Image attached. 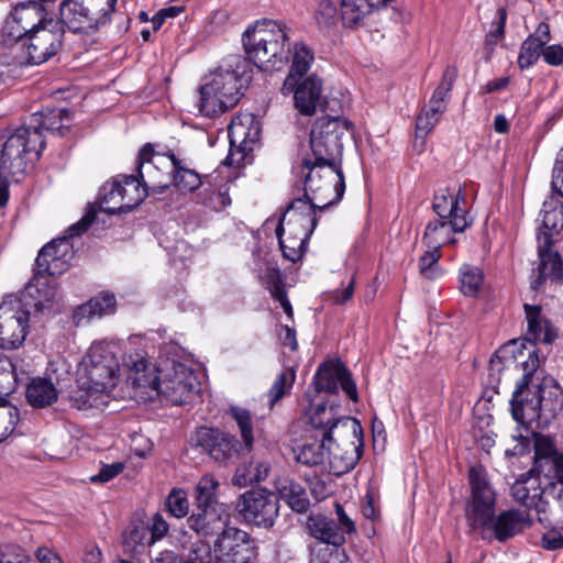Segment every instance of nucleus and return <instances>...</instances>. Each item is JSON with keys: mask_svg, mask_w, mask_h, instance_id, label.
Here are the masks:
<instances>
[{"mask_svg": "<svg viewBox=\"0 0 563 563\" xmlns=\"http://www.w3.org/2000/svg\"><path fill=\"white\" fill-rule=\"evenodd\" d=\"M296 379V371L288 367L279 373L267 393V401L272 409L285 395L289 394Z\"/></svg>", "mask_w": 563, "mask_h": 563, "instance_id": "obj_48", "label": "nucleus"}, {"mask_svg": "<svg viewBox=\"0 0 563 563\" xmlns=\"http://www.w3.org/2000/svg\"><path fill=\"white\" fill-rule=\"evenodd\" d=\"M549 470L542 471L538 477H544L549 479V483H560L563 486V454L556 456L555 461L550 464Z\"/></svg>", "mask_w": 563, "mask_h": 563, "instance_id": "obj_61", "label": "nucleus"}, {"mask_svg": "<svg viewBox=\"0 0 563 563\" xmlns=\"http://www.w3.org/2000/svg\"><path fill=\"white\" fill-rule=\"evenodd\" d=\"M96 211L91 208L86 214L76 223L68 228L67 236L56 239L44 245L35 260V273L33 280L36 283L35 287L37 292L41 295L42 290L40 286H45L43 290V300L40 299L36 303L38 309L47 307L46 303L54 301L57 290L55 286L51 285V282L46 278V275L54 276L60 274L65 269V257L70 246L68 239L79 236L88 230L91 223L96 219Z\"/></svg>", "mask_w": 563, "mask_h": 563, "instance_id": "obj_4", "label": "nucleus"}, {"mask_svg": "<svg viewBox=\"0 0 563 563\" xmlns=\"http://www.w3.org/2000/svg\"><path fill=\"white\" fill-rule=\"evenodd\" d=\"M64 121H69V112L66 109H45L41 113H34L30 129H38L43 136V131L57 133L64 136L69 128L64 124Z\"/></svg>", "mask_w": 563, "mask_h": 563, "instance_id": "obj_40", "label": "nucleus"}, {"mask_svg": "<svg viewBox=\"0 0 563 563\" xmlns=\"http://www.w3.org/2000/svg\"><path fill=\"white\" fill-rule=\"evenodd\" d=\"M285 232H287V230H285L283 221H279L275 233L278 239L283 256L291 263H296L300 261L306 253L310 238H305L299 233H287V238L284 239L283 236Z\"/></svg>", "mask_w": 563, "mask_h": 563, "instance_id": "obj_43", "label": "nucleus"}, {"mask_svg": "<svg viewBox=\"0 0 563 563\" xmlns=\"http://www.w3.org/2000/svg\"><path fill=\"white\" fill-rule=\"evenodd\" d=\"M541 542L542 547L549 551L563 549V536L556 530L544 533Z\"/></svg>", "mask_w": 563, "mask_h": 563, "instance_id": "obj_64", "label": "nucleus"}, {"mask_svg": "<svg viewBox=\"0 0 563 563\" xmlns=\"http://www.w3.org/2000/svg\"><path fill=\"white\" fill-rule=\"evenodd\" d=\"M30 313L18 299L4 300L0 305V347L15 350L25 341Z\"/></svg>", "mask_w": 563, "mask_h": 563, "instance_id": "obj_18", "label": "nucleus"}, {"mask_svg": "<svg viewBox=\"0 0 563 563\" xmlns=\"http://www.w3.org/2000/svg\"><path fill=\"white\" fill-rule=\"evenodd\" d=\"M243 47L247 58L261 70H278L284 65L277 64V59L269 56L265 45H255L253 41V32L250 27L245 30L242 37Z\"/></svg>", "mask_w": 563, "mask_h": 563, "instance_id": "obj_44", "label": "nucleus"}, {"mask_svg": "<svg viewBox=\"0 0 563 563\" xmlns=\"http://www.w3.org/2000/svg\"><path fill=\"white\" fill-rule=\"evenodd\" d=\"M218 482L211 475H205L196 486L197 508L221 507L216 501Z\"/></svg>", "mask_w": 563, "mask_h": 563, "instance_id": "obj_50", "label": "nucleus"}, {"mask_svg": "<svg viewBox=\"0 0 563 563\" xmlns=\"http://www.w3.org/2000/svg\"><path fill=\"white\" fill-rule=\"evenodd\" d=\"M229 412L239 427L243 441V449L251 451L254 443L251 412L240 407H231Z\"/></svg>", "mask_w": 563, "mask_h": 563, "instance_id": "obj_49", "label": "nucleus"}, {"mask_svg": "<svg viewBox=\"0 0 563 563\" xmlns=\"http://www.w3.org/2000/svg\"><path fill=\"white\" fill-rule=\"evenodd\" d=\"M541 217V227L538 235L550 234L553 241V235L563 229V203L554 198L544 201Z\"/></svg>", "mask_w": 563, "mask_h": 563, "instance_id": "obj_46", "label": "nucleus"}, {"mask_svg": "<svg viewBox=\"0 0 563 563\" xmlns=\"http://www.w3.org/2000/svg\"><path fill=\"white\" fill-rule=\"evenodd\" d=\"M27 402L34 408H45L58 398V391L51 378L33 377L25 391Z\"/></svg>", "mask_w": 563, "mask_h": 563, "instance_id": "obj_39", "label": "nucleus"}, {"mask_svg": "<svg viewBox=\"0 0 563 563\" xmlns=\"http://www.w3.org/2000/svg\"><path fill=\"white\" fill-rule=\"evenodd\" d=\"M117 0H63L59 24L74 34L90 35L110 20Z\"/></svg>", "mask_w": 563, "mask_h": 563, "instance_id": "obj_9", "label": "nucleus"}, {"mask_svg": "<svg viewBox=\"0 0 563 563\" xmlns=\"http://www.w3.org/2000/svg\"><path fill=\"white\" fill-rule=\"evenodd\" d=\"M123 366L129 369V379L135 387L156 390L174 405L188 402L198 391L199 382L194 369L173 362L170 367L157 369L164 373L162 377L157 376L142 349L126 351Z\"/></svg>", "mask_w": 563, "mask_h": 563, "instance_id": "obj_2", "label": "nucleus"}, {"mask_svg": "<svg viewBox=\"0 0 563 563\" xmlns=\"http://www.w3.org/2000/svg\"><path fill=\"white\" fill-rule=\"evenodd\" d=\"M460 282L462 292L465 296L475 297L483 285V273L478 267L463 265Z\"/></svg>", "mask_w": 563, "mask_h": 563, "instance_id": "obj_51", "label": "nucleus"}, {"mask_svg": "<svg viewBox=\"0 0 563 563\" xmlns=\"http://www.w3.org/2000/svg\"><path fill=\"white\" fill-rule=\"evenodd\" d=\"M78 386L69 395L70 405L79 410L100 408L108 402L109 393L92 383L84 384L78 376Z\"/></svg>", "mask_w": 563, "mask_h": 563, "instance_id": "obj_36", "label": "nucleus"}, {"mask_svg": "<svg viewBox=\"0 0 563 563\" xmlns=\"http://www.w3.org/2000/svg\"><path fill=\"white\" fill-rule=\"evenodd\" d=\"M345 190L341 165L313 164L305 179L306 199L318 203L319 211L338 203Z\"/></svg>", "mask_w": 563, "mask_h": 563, "instance_id": "obj_13", "label": "nucleus"}, {"mask_svg": "<svg viewBox=\"0 0 563 563\" xmlns=\"http://www.w3.org/2000/svg\"><path fill=\"white\" fill-rule=\"evenodd\" d=\"M249 27L253 32L255 45H265L269 56L276 58L277 64L284 65L289 53L285 49L289 40L286 25L275 20L263 19Z\"/></svg>", "mask_w": 563, "mask_h": 563, "instance_id": "obj_24", "label": "nucleus"}, {"mask_svg": "<svg viewBox=\"0 0 563 563\" xmlns=\"http://www.w3.org/2000/svg\"><path fill=\"white\" fill-rule=\"evenodd\" d=\"M322 80L316 75L306 79L297 80L296 87L290 93L294 95V104L296 110L302 115L311 117L317 112L318 107L327 111L329 101L322 102Z\"/></svg>", "mask_w": 563, "mask_h": 563, "instance_id": "obj_30", "label": "nucleus"}, {"mask_svg": "<svg viewBox=\"0 0 563 563\" xmlns=\"http://www.w3.org/2000/svg\"><path fill=\"white\" fill-rule=\"evenodd\" d=\"M115 310V297L109 292H101L91 298L88 302L79 306L74 313V319L77 325L89 321L93 317H102L111 314Z\"/></svg>", "mask_w": 563, "mask_h": 563, "instance_id": "obj_38", "label": "nucleus"}, {"mask_svg": "<svg viewBox=\"0 0 563 563\" xmlns=\"http://www.w3.org/2000/svg\"><path fill=\"white\" fill-rule=\"evenodd\" d=\"M533 466L531 472L539 475L542 471L549 470V465L555 461L556 456L563 453L559 452L551 437L543 434H534L533 437Z\"/></svg>", "mask_w": 563, "mask_h": 563, "instance_id": "obj_45", "label": "nucleus"}, {"mask_svg": "<svg viewBox=\"0 0 563 563\" xmlns=\"http://www.w3.org/2000/svg\"><path fill=\"white\" fill-rule=\"evenodd\" d=\"M63 37V26L58 21L51 19L48 24L30 33V35L19 41L18 44L24 51L27 64L41 65L60 51Z\"/></svg>", "mask_w": 563, "mask_h": 563, "instance_id": "obj_17", "label": "nucleus"}, {"mask_svg": "<svg viewBox=\"0 0 563 563\" xmlns=\"http://www.w3.org/2000/svg\"><path fill=\"white\" fill-rule=\"evenodd\" d=\"M124 470V463L114 462L101 466L99 473L90 477L92 483H107L118 476Z\"/></svg>", "mask_w": 563, "mask_h": 563, "instance_id": "obj_60", "label": "nucleus"}, {"mask_svg": "<svg viewBox=\"0 0 563 563\" xmlns=\"http://www.w3.org/2000/svg\"><path fill=\"white\" fill-rule=\"evenodd\" d=\"M432 209L439 219L426 227L422 241L428 249L441 250L442 245L454 242L453 233H461L472 224L466 196L461 187L456 191L439 189L433 196Z\"/></svg>", "mask_w": 563, "mask_h": 563, "instance_id": "obj_3", "label": "nucleus"}, {"mask_svg": "<svg viewBox=\"0 0 563 563\" xmlns=\"http://www.w3.org/2000/svg\"><path fill=\"white\" fill-rule=\"evenodd\" d=\"M241 78L234 70L220 69L200 88L199 111L206 117L219 115L240 100Z\"/></svg>", "mask_w": 563, "mask_h": 563, "instance_id": "obj_11", "label": "nucleus"}, {"mask_svg": "<svg viewBox=\"0 0 563 563\" xmlns=\"http://www.w3.org/2000/svg\"><path fill=\"white\" fill-rule=\"evenodd\" d=\"M44 145L38 129H5L0 133V170L11 175L24 173L27 161H37Z\"/></svg>", "mask_w": 563, "mask_h": 563, "instance_id": "obj_6", "label": "nucleus"}, {"mask_svg": "<svg viewBox=\"0 0 563 563\" xmlns=\"http://www.w3.org/2000/svg\"><path fill=\"white\" fill-rule=\"evenodd\" d=\"M217 563H251L255 558L252 540L243 530L227 528L216 540Z\"/></svg>", "mask_w": 563, "mask_h": 563, "instance_id": "obj_20", "label": "nucleus"}, {"mask_svg": "<svg viewBox=\"0 0 563 563\" xmlns=\"http://www.w3.org/2000/svg\"><path fill=\"white\" fill-rule=\"evenodd\" d=\"M148 530L151 532L148 545H151L156 541L162 540L168 533L169 525L161 514H155L152 517Z\"/></svg>", "mask_w": 563, "mask_h": 563, "instance_id": "obj_58", "label": "nucleus"}, {"mask_svg": "<svg viewBox=\"0 0 563 563\" xmlns=\"http://www.w3.org/2000/svg\"><path fill=\"white\" fill-rule=\"evenodd\" d=\"M550 40V26L548 23L541 22L536 31L521 44L517 59L518 66L521 69L533 66L542 55L543 47Z\"/></svg>", "mask_w": 563, "mask_h": 563, "instance_id": "obj_33", "label": "nucleus"}, {"mask_svg": "<svg viewBox=\"0 0 563 563\" xmlns=\"http://www.w3.org/2000/svg\"><path fill=\"white\" fill-rule=\"evenodd\" d=\"M331 439H323L321 435L308 433L302 443L292 449L295 460L306 466L322 465L328 468L327 443Z\"/></svg>", "mask_w": 563, "mask_h": 563, "instance_id": "obj_32", "label": "nucleus"}, {"mask_svg": "<svg viewBox=\"0 0 563 563\" xmlns=\"http://www.w3.org/2000/svg\"><path fill=\"white\" fill-rule=\"evenodd\" d=\"M309 534L323 543L340 548L345 542V536L333 519L323 515H310L306 522Z\"/></svg>", "mask_w": 563, "mask_h": 563, "instance_id": "obj_34", "label": "nucleus"}, {"mask_svg": "<svg viewBox=\"0 0 563 563\" xmlns=\"http://www.w3.org/2000/svg\"><path fill=\"white\" fill-rule=\"evenodd\" d=\"M533 473L534 472L530 470L528 473L522 474L510 488L514 500L526 508L537 496L536 490L540 488V484L537 483V479L531 477Z\"/></svg>", "mask_w": 563, "mask_h": 563, "instance_id": "obj_47", "label": "nucleus"}, {"mask_svg": "<svg viewBox=\"0 0 563 563\" xmlns=\"http://www.w3.org/2000/svg\"><path fill=\"white\" fill-rule=\"evenodd\" d=\"M161 156L162 157L158 161L156 159L157 163L165 157V155L162 154ZM166 157L170 161L173 166V185L176 188L194 191L200 187V175L189 167L186 159L179 158L174 153L166 154Z\"/></svg>", "mask_w": 563, "mask_h": 563, "instance_id": "obj_41", "label": "nucleus"}, {"mask_svg": "<svg viewBox=\"0 0 563 563\" xmlns=\"http://www.w3.org/2000/svg\"><path fill=\"white\" fill-rule=\"evenodd\" d=\"M537 242L539 266L538 276L531 283L533 290L539 289L547 279L558 283L563 276V261L559 252L553 250L554 241L551 240L550 234L538 235Z\"/></svg>", "mask_w": 563, "mask_h": 563, "instance_id": "obj_28", "label": "nucleus"}, {"mask_svg": "<svg viewBox=\"0 0 563 563\" xmlns=\"http://www.w3.org/2000/svg\"><path fill=\"white\" fill-rule=\"evenodd\" d=\"M166 509L175 518H184L189 512V503L185 490L173 488L166 498Z\"/></svg>", "mask_w": 563, "mask_h": 563, "instance_id": "obj_54", "label": "nucleus"}, {"mask_svg": "<svg viewBox=\"0 0 563 563\" xmlns=\"http://www.w3.org/2000/svg\"><path fill=\"white\" fill-rule=\"evenodd\" d=\"M236 509L250 525L271 528L278 516V499L267 490H247L238 500Z\"/></svg>", "mask_w": 563, "mask_h": 563, "instance_id": "obj_19", "label": "nucleus"}, {"mask_svg": "<svg viewBox=\"0 0 563 563\" xmlns=\"http://www.w3.org/2000/svg\"><path fill=\"white\" fill-rule=\"evenodd\" d=\"M442 253L439 249H429L419 260V269L423 277L429 279L438 278L441 275V268L438 264Z\"/></svg>", "mask_w": 563, "mask_h": 563, "instance_id": "obj_53", "label": "nucleus"}, {"mask_svg": "<svg viewBox=\"0 0 563 563\" xmlns=\"http://www.w3.org/2000/svg\"><path fill=\"white\" fill-rule=\"evenodd\" d=\"M277 490L280 497L296 512H306L310 506V501L306 489L292 478H280L277 482Z\"/></svg>", "mask_w": 563, "mask_h": 563, "instance_id": "obj_42", "label": "nucleus"}, {"mask_svg": "<svg viewBox=\"0 0 563 563\" xmlns=\"http://www.w3.org/2000/svg\"><path fill=\"white\" fill-rule=\"evenodd\" d=\"M544 492L555 501V510L563 520V486L560 483H548Z\"/></svg>", "mask_w": 563, "mask_h": 563, "instance_id": "obj_63", "label": "nucleus"}, {"mask_svg": "<svg viewBox=\"0 0 563 563\" xmlns=\"http://www.w3.org/2000/svg\"><path fill=\"white\" fill-rule=\"evenodd\" d=\"M228 136L230 152L225 158V164L233 165L243 159L247 152L253 151V145L260 137L258 123L250 114L236 117L229 125Z\"/></svg>", "mask_w": 563, "mask_h": 563, "instance_id": "obj_23", "label": "nucleus"}, {"mask_svg": "<svg viewBox=\"0 0 563 563\" xmlns=\"http://www.w3.org/2000/svg\"><path fill=\"white\" fill-rule=\"evenodd\" d=\"M532 523L533 520L528 510L511 508L495 515L494 519L481 530H490L495 539L503 543L521 533Z\"/></svg>", "mask_w": 563, "mask_h": 563, "instance_id": "obj_29", "label": "nucleus"}, {"mask_svg": "<svg viewBox=\"0 0 563 563\" xmlns=\"http://www.w3.org/2000/svg\"><path fill=\"white\" fill-rule=\"evenodd\" d=\"M162 156L154 150L152 143H146L139 153L137 176H123L120 181L121 197L119 203L109 207L110 214L126 213L139 206L148 195L147 186L152 184L151 190L155 194H164L168 184H156L153 179L155 164L153 159H159Z\"/></svg>", "mask_w": 563, "mask_h": 563, "instance_id": "obj_5", "label": "nucleus"}, {"mask_svg": "<svg viewBox=\"0 0 563 563\" xmlns=\"http://www.w3.org/2000/svg\"><path fill=\"white\" fill-rule=\"evenodd\" d=\"M543 59L551 66L563 65V46L560 44H553L544 46L542 52Z\"/></svg>", "mask_w": 563, "mask_h": 563, "instance_id": "obj_62", "label": "nucleus"}, {"mask_svg": "<svg viewBox=\"0 0 563 563\" xmlns=\"http://www.w3.org/2000/svg\"><path fill=\"white\" fill-rule=\"evenodd\" d=\"M362 428L357 420H347L341 432L327 443L328 472L340 476L355 467L362 456Z\"/></svg>", "mask_w": 563, "mask_h": 563, "instance_id": "obj_12", "label": "nucleus"}, {"mask_svg": "<svg viewBox=\"0 0 563 563\" xmlns=\"http://www.w3.org/2000/svg\"><path fill=\"white\" fill-rule=\"evenodd\" d=\"M313 384L317 391L336 394L339 385L347 397L357 401L358 395L350 371L341 362H325L319 365L314 374Z\"/></svg>", "mask_w": 563, "mask_h": 563, "instance_id": "obj_25", "label": "nucleus"}, {"mask_svg": "<svg viewBox=\"0 0 563 563\" xmlns=\"http://www.w3.org/2000/svg\"><path fill=\"white\" fill-rule=\"evenodd\" d=\"M319 211L318 203L309 199L297 198L294 199L288 206L279 221L286 228L287 233H299L305 238H311L317 224Z\"/></svg>", "mask_w": 563, "mask_h": 563, "instance_id": "obj_26", "label": "nucleus"}, {"mask_svg": "<svg viewBox=\"0 0 563 563\" xmlns=\"http://www.w3.org/2000/svg\"><path fill=\"white\" fill-rule=\"evenodd\" d=\"M353 129L351 121L340 115H325L316 120L310 132L313 164L341 165L343 137Z\"/></svg>", "mask_w": 563, "mask_h": 563, "instance_id": "obj_7", "label": "nucleus"}, {"mask_svg": "<svg viewBox=\"0 0 563 563\" xmlns=\"http://www.w3.org/2000/svg\"><path fill=\"white\" fill-rule=\"evenodd\" d=\"M188 563H217L216 545L213 550L209 542L198 540L191 544V548L185 560Z\"/></svg>", "mask_w": 563, "mask_h": 563, "instance_id": "obj_52", "label": "nucleus"}, {"mask_svg": "<svg viewBox=\"0 0 563 563\" xmlns=\"http://www.w3.org/2000/svg\"><path fill=\"white\" fill-rule=\"evenodd\" d=\"M526 321H527V333L526 339L529 342V346L520 343L518 340V349L516 350V354L519 351H523L526 354L532 347L537 350L536 343L541 342L544 344H551L558 338V330L552 325V323L543 316L542 307L540 305H523ZM538 353V351H536Z\"/></svg>", "mask_w": 563, "mask_h": 563, "instance_id": "obj_27", "label": "nucleus"}, {"mask_svg": "<svg viewBox=\"0 0 563 563\" xmlns=\"http://www.w3.org/2000/svg\"><path fill=\"white\" fill-rule=\"evenodd\" d=\"M195 443L212 460L220 463L233 460L243 449V445L233 434L208 427H201L197 430Z\"/></svg>", "mask_w": 563, "mask_h": 563, "instance_id": "obj_22", "label": "nucleus"}, {"mask_svg": "<svg viewBox=\"0 0 563 563\" xmlns=\"http://www.w3.org/2000/svg\"><path fill=\"white\" fill-rule=\"evenodd\" d=\"M468 479L472 495L465 517L473 530L484 529L495 517L496 493L489 485L483 467H471Z\"/></svg>", "mask_w": 563, "mask_h": 563, "instance_id": "obj_14", "label": "nucleus"}, {"mask_svg": "<svg viewBox=\"0 0 563 563\" xmlns=\"http://www.w3.org/2000/svg\"><path fill=\"white\" fill-rule=\"evenodd\" d=\"M51 19L42 3L35 1L21 2L14 7L1 29L2 42L5 44L18 43L30 33L48 24Z\"/></svg>", "mask_w": 563, "mask_h": 563, "instance_id": "obj_16", "label": "nucleus"}, {"mask_svg": "<svg viewBox=\"0 0 563 563\" xmlns=\"http://www.w3.org/2000/svg\"><path fill=\"white\" fill-rule=\"evenodd\" d=\"M187 523L199 537L217 539L229 528V517L222 507L197 508L187 519Z\"/></svg>", "mask_w": 563, "mask_h": 563, "instance_id": "obj_31", "label": "nucleus"}, {"mask_svg": "<svg viewBox=\"0 0 563 563\" xmlns=\"http://www.w3.org/2000/svg\"><path fill=\"white\" fill-rule=\"evenodd\" d=\"M346 554L340 548L320 549L312 558L311 563H346Z\"/></svg>", "mask_w": 563, "mask_h": 563, "instance_id": "obj_57", "label": "nucleus"}, {"mask_svg": "<svg viewBox=\"0 0 563 563\" xmlns=\"http://www.w3.org/2000/svg\"><path fill=\"white\" fill-rule=\"evenodd\" d=\"M308 433L321 435L323 439H332L336 433L341 432L345 421L354 420L353 418L340 415V406L333 400H324L311 404L306 412Z\"/></svg>", "mask_w": 563, "mask_h": 563, "instance_id": "obj_21", "label": "nucleus"}, {"mask_svg": "<svg viewBox=\"0 0 563 563\" xmlns=\"http://www.w3.org/2000/svg\"><path fill=\"white\" fill-rule=\"evenodd\" d=\"M536 495L537 496L529 503L526 510L529 511V509H534L540 522L548 521L549 514L553 511L549 501L547 500L549 495L544 492V487L541 486L538 490H536Z\"/></svg>", "mask_w": 563, "mask_h": 563, "instance_id": "obj_56", "label": "nucleus"}, {"mask_svg": "<svg viewBox=\"0 0 563 563\" xmlns=\"http://www.w3.org/2000/svg\"><path fill=\"white\" fill-rule=\"evenodd\" d=\"M120 364L115 344L107 342L93 343L82 358L78 376L84 384L92 383L110 393L117 385Z\"/></svg>", "mask_w": 563, "mask_h": 563, "instance_id": "obj_10", "label": "nucleus"}, {"mask_svg": "<svg viewBox=\"0 0 563 563\" xmlns=\"http://www.w3.org/2000/svg\"><path fill=\"white\" fill-rule=\"evenodd\" d=\"M457 78V67L449 65L443 70L441 80L433 90L428 106L424 107L416 120V143L424 144V137L434 129L440 117L446 111L451 90Z\"/></svg>", "mask_w": 563, "mask_h": 563, "instance_id": "obj_15", "label": "nucleus"}, {"mask_svg": "<svg viewBox=\"0 0 563 563\" xmlns=\"http://www.w3.org/2000/svg\"><path fill=\"white\" fill-rule=\"evenodd\" d=\"M0 563H27V556L20 547L7 544L0 549Z\"/></svg>", "mask_w": 563, "mask_h": 563, "instance_id": "obj_59", "label": "nucleus"}, {"mask_svg": "<svg viewBox=\"0 0 563 563\" xmlns=\"http://www.w3.org/2000/svg\"><path fill=\"white\" fill-rule=\"evenodd\" d=\"M517 341H509L501 345L490 357V371L501 374L504 371L520 369L522 377L517 383L510 400V411L515 421L528 426L540 421V400L537 397V387L533 375L540 366V357L532 347L527 352L519 351Z\"/></svg>", "mask_w": 563, "mask_h": 563, "instance_id": "obj_1", "label": "nucleus"}, {"mask_svg": "<svg viewBox=\"0 0 563 563\" xmlns=\"http://www.w3.org/2000/svg\"><path fill=\"white\" fill-rule=\"evenodd\" d=\"M393 0H341L340 18L345 29L355 30L366 25L368 18L385 9ZM314 20L319 29H331L339 21V10L332 0L319 1Z\"/></svg>", "mask_w": 563, "mask_h": 563, "instance_id": "obj_8", "label": "nucleus"}, {"mask_svg": "<svg viewBox=\"0 0 563 563\" xmlns=\"http://www.w3.org/2000/svg\"><path fill=\"white\" fill-rule=\"evenodd\" d=\"M314 59L313 52L302 42L296 43L294 46L292 62L289 74L282 87L284 95H289L302 76L307 74Z\"/></svg>", "mask_w": 563, "mask_h": 563, "instance_id": "obj_37", "label": "nucleus"}, {"mask_svg": "<svg viewBox=\"0 0 563 563\" xmlns=\"http://www.w3.org/2000/svg\"><path fill=\"white\" fill-rule=\"evenodd\" d=\"M120 181L113 180L106 183L100 192H99V201L101 209L110 213L109 207L119 203V197H121Z\"/></svg>", "mask_w": 563, "mask_h": 563, "instance_id": "obj_55", "label": "nucleus"}, {"mask_svg": "<svg viewBox=\"0 0 563 563\" xmlns=\"http://www.w3.org/2000/svg\"><path fill=\"white\" fill-rule=\"evenodd\" d=\"M537 397L540 400V422H549L561 411L562 390L552 378L536 384Z\"/></svg>", "mask_w": 563, "mask_h": 563, "instance_id": "obj_35", "label": "nucleus"}]
</instances>
